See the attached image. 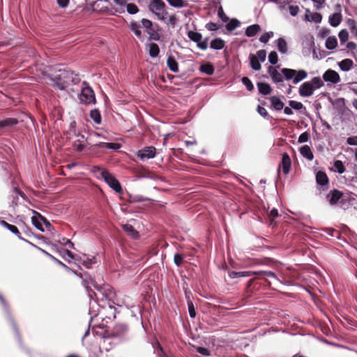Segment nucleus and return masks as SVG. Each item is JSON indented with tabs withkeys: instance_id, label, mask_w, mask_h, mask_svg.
<instances>
[{
	"instance_id": "1",
	"label": "nucleus",
	"mask_w": 357,
	"mask_h": 357,
	"mask_svg": "<svg viewBox=\"0 0 357 357\" xmlns=\"http://www.w3.org/2000/svg\"><path fill=\"white\" fill-rule=\"evenodd\" d=\"M61 65L54 68V71L48 75L52 81V86L54 88L63 91L65 90L69 84L73 81V73L67 68H60Z\"/></svg>"
},
{
	"instance_id": "2",
	"label": "nucleus",
	"mask_w": 357,
	"mask_h": 357,
	"mask_svg": "<svg viewBox=\"0 0 357 357\" xmlns=\"http://www.w3.org/2000/svg\"><path fill=\"white\" fill-rule=\"evenodd\" d=\"M0 302H1V306L3 308V314L15 332V337L19 343V346L26 354H29L30 351L23 345L22 340V337H21V335H20V333L19 331L18 326H17L14 318L12 316V313L10 310L9 305L8 304V303L6 302V299L4 298V297L3 296V295L1 294H0Z\"/></svg>"
},
{
	"instance_id": "3",
	"label": "nucleus",
	"mask_w": 357,
	"mask_h": 357,
	"mask_svg": "<svg viewBox=\"0 0 357 357\" xmlns=\"http://www.w3.org/2000/svg\"><path fill=\"white\" fill-rule=\"evenodd\" d=\"M324 86V83L320 77H314L311 80L302 83L298 88V94L303 98H308L313 95L314 92Z\"/></svg>"
},
{
	"instance_id": "4",
	"label": "nucleus",
	"mask_w": 357,
	"mask_h": 357,
	"mask_svg": "<svg viewBox=\"0 0 357 357\" xmlns=\"http://www.w3.org/2000/svg\"><path fill=\"white\" fill-rule=\"evenodd\" d=\"M281 72L286 80H292L294 84H297L301 81L304 80L307 77L308 73L304 69H292L288 68H283L281 69Z\"/></svg>"
},
{
	"instance_id": "5",
	"label": "nucleus",
	"mask_w": 357,
	"mask_h": 357,
	"mask_svg": "<svg viewBox=\"0 0 357 357\" xmlns=\"http://www.w3.org/2000/svg\"><path fill=\"white\" fill-rule=\"evenodd\" d=\"M129 328L126 324H116L111 331H106L107 337L110 338H116L121 342L128 340Z\"/></svg>"
},
{
	"instance_id": "6",
	"label": "nucleus",
	"mask_w": 357,
	"mask_h": 357,
	"mask_svg": "<svg viewBox=\"0 0 357 357\" xmlns=\"http://www.w3.org/2000/svg\"><path fill=\"white\" fill-rule=\"evenodd\" d=\"M82 85L81 92L78 95L80 102L86 105L95 104L96 99L93 90L85 81L83 82Z\"/></svg>"
},
{
	"instance_id": "7",
	"label": "nucleus",
	"mask_w": 357,
	"mask_h": 357,
	"mask_svg": "<svg viewBox=\"0 0 357 357\" xmlns=\"http://www.w3.org/2000/svg\"><path fill=\"white\" fill-rule=\"evenodd\" d=\"M141 22L142 26L146 29V33L149 35L148 40H160V36L158 31L159 29L158 24H153L152 21L146 18H143Z\"/></svg>"
},
{
	"instance_id": "8",
	"label": "nucleus",
	"mask_w": 357,
	"mask_h": 357,
	"mask_svg": "<svg viewBox=\"0 0 357 357\" xmlns=\"http://www.w3.org/2000/svg\"><path fill=\"white\" fill-rule=\"evenodd\" d=\"M101 177L105 182L116 192L121 193L123 189L120 182L108 170L103 169L100 172Z\"/></svg>"
},
{
	"instance_id": "9",
	"label": "nucleus",
	"mask_w": 357,
	"mask_h": 357,
	"mask_svg": "<svg viewBox=\"0 0 357 357\" xmlns=\"http://www.w3.org/2000/svg\"><path fill=\"white\" fill-rule=\"evenodd\" d=\"M156 153V149L153 146H145L144 148L139 149L136 155L142 160L145 161L149 159L155 158Z\"/></svg>"
},
{
	"instance_id": "10",
	"label": "nucleus",
	"mask_w": 357,
	"mask_h": 357,
	"mask_svg": "<svg viewBox=\"0 0 357 357\" xmlns=\"http://www.w3.org/2000/svg\"><path fill=\"white\" fill-rule=\"evenodd\" d=\"M321 79L324 82H330L333 84H337L341 80L338 73L331 68L324 73Z\"/></svg>"
},
{
	"instance_id": "11",
	"label": "nucleus",
	"mask_w": 357,
	"mask_h": 357,
	"mask_svg": "<svg viewBox=\"0 0 357 357\" xmlns=\"http://www.w3.org/2000/svg\"><path fill=\"white\" fill-rule=\"evenodd\" d=\"M121 145L119 143L114 142H98L90 147V150L95 151L96 149H112L114 151H116L121 148Z\"/></svg>"
},
{
	"instance_id": "12",
	"label": "nucleus",
	"mask_w": 357,
	"mask_h": 357,
	"mask_svg": "<svg viewBox=\"0 0 357 357\" xmlns=\"http://www.w3.org/2000/svg\"><path fill=\"white\" fill-rule=\"evenodd\" d=\"M267 71L271 76L273 82L275 84L281 83L284 81V79H285L282 72H278L276 68H274L272 66H269L267 68Z\"/></svg>"
},
{
	"instance_id": "13",
	"label": "nucleus",
	"mask_w": 357,
	"mask_h": 357,
	"mask_svg": "<svg viewBox=\"0 0 357 357\" xmlns=\"http://www.w3.org/2000/svg\"><path fill=\"white\" fill-rule=\"evenodd\" d=\"M343 193L337 189L331 190L326 195V199L331 205L333 206L337 204L339 200L342 198Z\"/></svg>"
},
{
	"instance_id": "14",
	"label": "nucleus",
	"mask_w": 357,
	"mask_h": 357,
	"mask_svg": "<svg viewBox=\"0 0 357 357\" xmlns=\"http://www.w3.org/2000/svg\"><path fill=\"white\" fill-rule=\"evenodd\" d=\"M281 167L284 174L287 175L289 173L291 167V161L290 156L287 152L282 154Z\"/></svg>"
},
{
	"instance_id": "15",
	"label": "nucleus",
	"mask_w": 357,
	"mask_h": 357,
	"mask_svg": "<svg viewBox=\"0 0 357 357\" xmlns=\"http://www.w3.org/2000/svg\"><path fill=\"white\" fill-rule=\"evenodd\" d=\"M228 276L231 279H237L240 278L250 277L254 275L255 272L252 271H234L227 269Z\"/></svg>"
},
{
	"instance_id": "16",
	"label": "nucleus",
	"mask_w": 357,
	"mask_h": 357,
	"mask_svg": "<svg viewBox=\"0 0 357 357\" xmlns=\"http://www.w3.org/2000/svg\"><path fill=\"white\" fill-rule=\"evenodd\" d=\"M166 7L165 3L162 0H153L149 5V10L155 15L157 11L163 10Z\"/></svg>"
},
{
	"instance_id": "17",
	"label": "nucleus",
	"mask_w": 357,
	"mask_h": 357,
	"mask_svg": "<svg viewBox=\"0 0 357 357\" xmlns=\"http://www.w3.org/2000/svg\"><path fill=\"white\" fill-rule=\"evenodd\" d=\"M19 123L17 119L8 117L0 120V130H3L4 128H13L15 126H17Z\"/></svg>"
},
{
	"instance_id": "18",
	"label": "nucleus",
	"mask_w": 357,
	"mask_h": 357,
	"mask_svg": "<svg viewBox=\"0 0 357 357\" xmlns=\"http://www.w3.org/2000/svg\"><path fill=\"white\" fill-rule=\"evenodd\" d=\"M77 136L78 139L73 142V146L76 151L81 152L86 148V143L85 142L86 139H85L84 135L81 133H79Z\"/></svg>"
},
{
	"instance_id": "19",
	"label": "nucleus",
	"mask_w": 357,
	"mask_h": 357,
	"mask_svg": "<svg viewBox=\"0 0 357 357\" xmlns=\"http://www.w3.org/2000/svg\"><path fill=\"white\" fill-rule=\"evenodd\" d=\"M90 280H91V284H92L97 291L102 293V295L105 296V298L110 297V295L112 294V291L109 286L102 287V286L98 285L96 280L93 278H90Z\"/></svg>"
},
{
	"instance_id": "20",
	"label": "nucleus",
	"mask_w": 357,
	"mask_h": 357,
	"mask_svg": "<svg viewBox=\"0 0 357 357\" xmlns=\"http://www.w3.org/2000/svg\"><path fill=\"white\" fill-rule=\"evenodd\" d=\"M41 252L47 256L50 259H51L54 262L57 264L59 266L63 267L66 271L69 273H73V274H77V272L75 271H73L72 268H70L69 266L63 264L61 261L59 260L57 258L54 257L52 255L50 254L45 250H41Z\"/></svg>"
},
{
	"instance_id": "21",
	"label": "nucleus",
	"mask_w": 357,
	"mask_h": 357,
	"mask_svg": "<svg viewBox=\"0 0 357 357\" xmlns=\"http://www.w3.org/2000/svg\"><path fill=\"white\" fill-rule=\"evenodd\" d=\"M270 102L271 103V109L277 112L281 111L284 106V103L282 100L276 96H271L270 98Z\"/></svg>"
},
{
	"instance_id": "22",
	"label": "nucleus",
	"mask_w": 357,
	"mask_h": 357,
	"mask_svg": "<svg viewBox=\"0 0 357 357\" xmlns=\"http://www.w3.org/2000/svg\"><path fill=\"white\" fill-rule=\"evenodd\" d=\"M316 182L322 187L327 186L329 181L326 174L323 171H318L316 173Z\"/></svg>"
},
{
	"instance_id": "23",
	"label": "nucleus",
	"mask_w": 357,
	"mask_h": 357,
	"mask_svg": "<svg viewBox=\"0 0 357 357\" xmlns=\"http://www.w3.org/2000/svg\"><path fill=\"white\" fill-rule=\"evenodd\" d=\"M342 20V15L340 12L334 13L329 16L328 23L333 27H337Z\"/></svg>"
},
{
	"instance_id": "24",
	"label": "nucleus",
	"mask_w": 357,
	"mask_h": 357,
	"mask_svg": "<svg viewBox=\"0 0 357 357\" xmlns=\"http://www.w3.org/2000/svg\"><path fill=\"white\" fill-rule=\"evenodd\" d=\"M167 66L168 68L173 73H177L179 70L178 63L174 56L169 54L167 59Z\"/></svg>"
},
{
	"instance_id": "25",
	"label": "nucleus",
	"mask_w": 357,
	"mask_h": 357,
	"mask_svg": "<svg viewBox=\"0 0 357 357\" xmlns=\"http://www.w3.org/2000/svg\"><path fill=\"white\" fill-rule=\"evenodd\" d=\"M199 70L204 74L212 75L214 73L215 68L211 62H206L199 66Z\"/></svg>"
},
{
	"instance_id": "26",
	"label": "nucleus",
	"mask_w": 357,
	"mask_h": 357,
	"mask_svg": "<svg viewBox=\"0 0 357 357\" xmlns=\"http://www.w3.org/2000/svg\"><path fill=\"white\" fill-rule=\"evenodd\" d=\"M255 272V273L254 274V275L257 276V278H273L276 280H278L276 274L273 271H271L261 270V271H256Z\"/></svg>"
},
{
	"instance_id": "27",
	"label": "nucleus",
	"mask_w": 357,
	"mask_h": 357,
	"mask_svg": "<svg viewBox=\"0 0 357 357\" xmlns=\"http://www.w3.org/2000/svg\"><path fill=\"white\" fill-rule=\"evenodd\" d=\"M340 69L344 72L349 71L354 66V62L351 59H344L337 63Z\"/></svg>"
},
{
	"instance_id": "28",
	"label": "nucleus",
	"mask_w": 357,
	"mask_h": 357,
	"mask_svg": "<svg viewBox=\"0 0 357 357\" xmlns=\"http://www.w3.org/2000/svg\"><path fill=\"white\" fill-rule=\"evenodd\" d=\"M259 93L261 95L266 96L271 93L272 88L267 82H260L257 84Z\"/></svg>"
},
{
	"instance_id": "29",
	"label": "nucleus",
	"mask_w": 357,
	"mask_h": 357,
	"mask_svg": "<svg viewBox=\"0 0 357 357\" xmlns=\"http://www.w3.org/2000/svg\"><path fill=\"white\" fill-rule=\"evenodd\" d=\"M261 30V26L258 24H254L248 26L245 31L246 36L251 38L257 35V33Z\"/></svg>"
},
{
	"instance_id": "30",
	"label": "nucleus",
	"mask_w": 357,
	"mask_h": 357,
	"mask_svg": "<svg viewBox=\"0 0 357 357\" xmlns=\"http://www.w3.org/2000/svg\"><path fill=\"white\" fill-rule=\"evenodd\" d=\"M300 153L303 158L310 161L312 160L314 158L313 153L308 145L302 146L300 148Z\"/></svg>"
},
{
	"instance_id": "31",
	"label": "nucleus",
	"mask_w": 357,
	"mask_h": 357,
	"mask_svg": "<svg viewBox=\"0 0 357 357\" xmlns=\"http://www.w3.org/2000/svg\"><path fill=\"white\" fill-rule=\"evenodd\" d=\"M77 277H79L82 280V283L84 288L86 289L87 292H89V284H91V280L90 278H92V277L87 273L85 272L84 273H80L75 274Z\"/></svg>"
},
{
	"instance_id": "32",
	"label": "nucleus",
	"mask_w": 357,
	"mask_h": 357,
	"mask_svg": "<svg viewBox=\"0 0 357 357\" xmlns=\"http://www.w3.org/2000/svg\"><path fill=\"white\" fill-rule=\"evenodd\" d=\"M77 277H79L82 280V283L84 288L86 289L87 292H89V284H91V280L90 278H92V277L87 273L85 272L84 273H80L75 274Z\"/></svg>"
},
{
	"instance_id": "33",
	"label": "nucleus",
	"mask_w": 357,
	"mask_h": 357,
	"mask_svg": "<svg viewBox=\"0 0 357 357\" xmlns=\"http://www.w3.org/2000/svg\"><path fill=\"white\" fill-rule=\"evenodd\" d=\"M129 29L135 33L137 38L142 39V33L140 30V24L135 21H132L128 25Z\"/></svg>"
},
{
	"instance_id": "34",
	"label": "nucleus",
	"mask_w": 357,
	"mask_h": 357,
	"mask_svg": "<svg viewBox=\"0 0 357 357\" xmlns=\"http://www.w3.org/2000/svg\"><path fill=\"white\" fill-rule=\"evenodd\" d=\"M225 42L221 38H215L210 43V47L214 50H220L224 48Z\"/></svg>"
},
{
	"instance_id": "35",
	"label": "nucleus",
	"mask_w": 357,
	"mask_h": 357,
	"mask_svg": "<svg viewBox=\"0 0 357 357\" xmlns=\"http://www.w3.org/2000/svg\"><path fill=\"white\" fill-rule=\"evenodd\" d=\"M250 65L252 70L258 71L261 69V65L259 59L255 54H250L249 56Z\"/></svg>"
},
{
	"instance_id": "36",
	"label": "nucleus",
	"mask_w": 357,
	"mask_h": 357,
	"mask_svg": "<svg viewBox=\"0 0 357 357\" xmlns=\"http://www.w3.org/2000/svg\"><path fill=\"white\" fill-rule=\"evenodd\" d=\"M147 46L149 47V54L151 58H156L159 56L160 47L158 44L151 43Z\"/></svg>"
},
{
	"instance_id": "37",
	"label": "nucleus",
	"mask_w": 357,
	"mask_h": 357,
	"mask_svg": "<svg viewBox=\"0 0 357 357\" xmlns=\"http://www.w3.org/2000/svg\"><path fill=\"white\" fill-rule=\"evenodd\" d=\"M275 43L278 51L282 54H285L287 53V43L283 38H279L278 40H276Z\"/></svg>"
},
{
	"instance_id": "38",
	"label": "nucleus",
	"mask_w": 357,
	"mask_h": 357,
	"mask_svg": "<svg viewBox=\"0 0 357 357\" xmlns=\"http://www.w3.org/2000/svg\"><path fill=\"white\" fill-rule=\"evenodd\" d=\"M241 25L240 21L236 18H231L225 25L226 29L231 32L239 27Z\"/></svg>"
},
{
	"instance_id": "39",
	"label": "nucleus",
	"mask_w": 357,
	"mask_h": 357,
	"mask_svg": "<svg viewBox=\"0 0 357 357\" xmlns=\"http://www.w3.org/2000/svg\"><path fill=\"white\" fill-rule=\"evenodd\" d=\"M123 230L133 238H137L139 236L138 231L134 228V227L130 224H126L123 225Z\"/></svg>"
},
{
	"instance_id": "40",
	"label": "nucleus",
	"mask_w": 357,
	"mask_h": 357,
	"mask_svg": "<svg viewBox=\"0 0 357 357\" xmlns=\"http://www.w3.org/2000/svg\"><path fill=\"white\" fill-rule=\"evenodd\" d=\"M337 45V40L335 36H328L325 43V47L327 50H333Z\"/></svg>"
},
{
	"instance_id": "41",
	"label": "nucleus",
	"mask_w": 357,
	"mask_h": 357,
	"mask_svg": "<svg viewBox=\"0 0 357 357\" xmlns=\"http://www.w3.org/2000/svg\"><path fill=\"white\" fill-rule=\"evenodd\" d=\"M167 2L172 7L181 8L183 7H187L188 6V3L184 0H166Z\"/></svg>"
},
{
	"instance_id": "42",
	"label": "nucleus",
	"mask_w": 357,
	"mask_h": 357,
	"mask_svg": "<svg viewBox=\"0 0 357 357\" xmlns=\"http://www.w3.org/2000/svg\"><path fill=\"white\" fill-rule=\"evenodd\" d=\"M90 117L93 119V121L97 123L100 124L102 121V117L100 112L98 109H91L90 112Z\"/></svg>"
},
{
	"instance_id": "43",
	"label": "nucleus",
	"mask_w": 357,
	"mask_h": 357,
	"mask_svg": "<svg viewBox=\"0 0 357 357\" xmlns=\"http://www.w3.org/2000/svg\"><path fill=\"white\" fill-rule=\"evenodd\" d=\"M188 37L189 39L195 43H197L199 40L202 39V35L201 33L194 31H188L187 32Z\"/></svg>"
},
{
	"instance_id": "44",
	"label": "nucleus",
	"mask_w": 357,
	"mask_h": 357,
	"mask_svg": "<svg viewBox=\"0 0 357 357\" xmlns=\"http://www.w3.org/2000/svg\"><path fill=\"white\" fill-rule=\"evenodd\" d=\"M289 105L296 111L302 112V110H305V107L303 105L302 102L296 101V100H289L288 102Z\"/></svg>"
},
{
	"instance_id": "45",
	"label": "nucleus",
	"mask_w": 357,
	"mask_h": 357,
	"mask_svg": "<svg viewBox=\"0 0 357 357\" xmlns=\"http://www.w3.org/2000/svg\"><path fill=\"white\" fill-rule=\"evenodd\" d=\"M311 18L310 19L307 15H305V20L309 22H314L315 23H320L322 20V15L321 13L315 12L311 14Z\"/></svg>"
},
{
	"instance_id": "46",
	"label": "nucleus",
	"mask_w": 357,
	"mask_h": 357,
	"mask_svg": "<svg viewBox=\"0 0 357 357\" xmlns=\"http://www.w3.org/2000/svg\"><path fill=\"white\" fill-rule=\"evenodd\" d=\"M333 167L335 169V172H337L340 174H343L346 169L343 164V162L341 160H337L334 161Z\"/></svg>"
},
{
	"instance_id": "47",
	"label": "nucleus",
	"mask_w": 357,
	"mask_h": 357,
	"mask_svg": "<svg viewBox=\"0 0 357 357\" xmlns=\"http://www.w3.org/2000/svg\"><path fill=\"white\" fill-rule=\"evenodd\" d=\"M333 104L338 112H340L342 109L345 108V100L344 98H338L335 99Z\"/></svg>"
},
{
	"instance_id": "48",
	"label": "nucleus",
	"mask_w": 357,
	"mask_h": 357,
	"mask_svg": "<svg viewBox=\"0 0 357 357\" xmlns=\"http://www.w3.org/2000/svg\"><path fill=\"white\" fill-rule=\"evenodd\" d=\"M178 21V19L176 17L175 15H169L166 19V22H165L164 23L167 26H170L172 28H174Z\"/></svg>"
},
{
	"instance_id": "49",
	"label": "nucleus",
	"mask_w": 357,
	"mask_h": 357,
	"mask_svg": "<svg viewBox=\"0 0 357 357\" xmlns=\"http://www.w3.org/2000/svg\"><path fill=\"white\" fill-rule=\"evenodd\" d=\"M257 112L265 119L271 120L272 116L268 114L267 110L262 106L258 105L257 109Z\"/></svg>"
},
{
	"instance_id": "50",
	"label": "nucleus",
	"mask_w": 357,
	"mask_h": 357,
	"mask_svg": "<svg viewBox=\"0 0 357 357\" xmlns=\"http://www.w3.org/2000/svg\"><path fill=\"white\" fill-rule=\"evenodd\" d=\"M150 200V199L147 197H144L142 195H130V202L131 203H138L143 202L145 201Z\"/></svg>"
},
{
	"instance_id": "51",
	"label": "nucleus",
	"mask_w": 357,
	"mask_h": 357,
	"mask_svg": "<svg viewBox=\"0 0 357 357\" xmlns=\"http://www.w3.org/2000/svg\"><path fill=\"white\" fill-rule=\"evenodd\" d=\"M241 82L248 91H252L254 89V85L248 77H243Z\"/></svg>"
},
{
	"instance_id": "52",
	"label": "nucleus",
	"mask_w": 357,
	"mask_h": 357,
	"mask_svg": "<svg viewBox=\"0 0 357 357\" xmlns=\"http://www.w3.org/2000/svg\"><path fill=\"white\" fill-rule=\"evenodd\" d=\"M127 12L130 15L137 14L139 12V8L134 3H129L126 5Z\"/></svg>"
},
{
	"instance_id": "53",
	"label": "nucleus",
	"mask_w": 357,
	"mask_h": 357,
	"mask_svg": "<svg viewBox=\"0 0 357 357\" xmlns=\"http://www.w3.org/2000/svg\"><path fill=\"white\" fill-rule=\"evenodd\" d=\"M273 36V31H268L264 33L263 35H261L259 38V41L261 43L266 44L270 38H271Z\"/></svg>"
},
{
	"instance_id": "54",
	"label": "nucleus",
	"mask_w": 357,
	"mask_h": 357,
	"mask_svg": "<svg viewBox=\"0 0 357 357\" xmlns=\"http://www.w3.org/2000/svg\"><path fill=\"white\" fill-rule=\"evenodd\" d=\"M268 61L271 65H275L278 62V53L275 51H271L268 54Z\"/></svg>"
},
{
	"instance_id": "55",
	"label": "nucleus",
	"mask_w": 357,
	"mask_h": 357,
	"mask_svg": "<svg viewBox=\"0 0 357 357\" xmlns=\"http://www.w3.org/2000/svg\"><path fill=\"white\" fill-rule=\"evenodd\" d=\"M338 37H339L340 41L342 44L347 42L348 40V38H349V33H348L347 30L342 29L338 33Z\"/></svg>"
},
{
	"instance_id": "56",
	"label": "nucleus",
	"mask_w": 357,
	"mask_h": 357,
	"mask_svg": "<svg viewBox=\"0 0 357 357\" xmlns=\"http://www.w3.org/2000/svg\"><path fill=\"white\" fill-rule=\"evenodd\" d=\"M40 220L38 219L36 217H31V222L33 225L38 229L41 232L45 231V229L43 228L42 224L40 222Z\"/></svg>"
},
{
	"instance_id": "57",
	"label": "nucleus",
	"mask_w": 357,
	"mask_h": 357,
	"mask_svg": "<svg viewBox=\"0 0 357 357\" xmlns=\"http://www.w3.org/2000/svg\"><path fill=\"white\" fill-rule=\"evenodd\" d=\"M184 257L183 255L180 253H176L174 256V262L175 265L177 267H179L181 266V264L183 263Z\"/></svg>"
},
{
	"instance_id": "58",
	"label": "nucleus",
	"mask_w": 357,
	"mask_h": 357,
	"mask_svg": "<svg viewBox=\"0 0 357 357\" xmlns=\"http://www.w3.org/2000/svg\"><path fill=\"white\" fill-rule=\"evenodd\" d=\"M310 138V134L305 131L303 133H301L298 138V142L301 144V143H305V142H307Z\"/></svg>"
},
{
	"instance_id": "59",
	"label": "nucleus",
	"mask_w": 357,
	"mask_h": 357,
	"mask_svg": "<svg viewBox=\"0 0 357 357\" xmlns=\"http://www.w3.org/2000/svg\"><path fill=\"white\" fill-rule=\"evenodd\" d=\"M218 17L224 22L229 21V17L225 13L222 6H220L218 9Z\"/></svg>"
},
{
	"instance_id": "60",
	"label": "nucleus",
	"mask_w": 357,
	"mask_h": 357,
	"mask_svg": "<svg viewBox=\"0 0 357 357\" xmlns=\"http://www.w3.org/2000/svg\"><path fill=\"white\" fill-rule=\"evenodd\" d=\"M169 13L164 9L163 10H161V12L159 13H155V15L157 17V18L163 22H166V19L169 15Z\"/></svg>"
},
{
	"instance_id": "61",
	"label": "nucleus",
	"mask_w": 357,
	"mask_h": 357,
	"mask_svg": "<svg viewBox=\"0 0 357 357\" xmlns=\"http://www.w3.org/2000/svg\"><path fill=\"white\" fill-rule=\"evenodd\" d=\"M187 305H188L189 316L190 317V318H195L197 315V313H196V310H195V307L193 304V302L189 301L188 303H187Z\"/></svg>"
},
{
	"instance_id": "62",
	"label": "nucleus",
	"mask_w": 357,
	"mask_h": 357,
	"mask_svg": "<svg viewBox=\"0 0 357 357\" xmlns=\"http://www.w3.org/2000/svg\"><path fill=\"white\" fill-rule=\"evenodd\" d=\"M208 38H206L204 40H199L197 43V46L202 50H206L208 48Z\"/></svg>"
},
{
	"instance_id": "63",
	"label": "nucleus",
	"mask_w": 357,
	"mask_h": 357,
	"mask_svg": "<svg viewBox=\"0 0 357 357\" xmlns=\"http://www.w3.org/2000/svg\"><path fill=\"white\" fill-rule=\"evenodd\" d=\"M260 62H264L266 58V52L264 50H258L255 55Z\"/></svg>"
},
{
	"instance_id": "64",
	"label": "nucleus",
	"mask_w": 357,
	"mask_h": 357,
	"mask_svg": "<svg viewBox=\"0 0 357 357\" xmlns=\"http://www.w3.org/2000/svg\"><path fill=\"white\" fill-rule=\"evenodd\" d=\"M205 27L208 31H215L220 28V26L217 23L209 22L205 25Z\"/></svg>"
}]
</instances>
